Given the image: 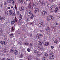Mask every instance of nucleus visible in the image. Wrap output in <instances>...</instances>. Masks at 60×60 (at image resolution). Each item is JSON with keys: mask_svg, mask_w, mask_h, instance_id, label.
<instances>
[{"mask_svg": "<svg viewBox=\"0 0 60 60\" xmlns=\"http://www.w3.org/2000/svg\"><path fill=\"white\" fill-rule=\"evenodd\" d=\"M27 15L28 16H30V19H34V15L32 13V12L30 11H29L27 12Z\"/></svg>", "mask_w": 60, "mask_h": 60, "instance_id": "nucleus-1", "label": "nucleus"}, {"mask_svg": "<svg viewBox=\"0 0 60 60\" xmlns=\"http://www.w3.org/2000/svg\"><path fill=\"white\" fill-rule=\"evenodd\" d=\"M34 52L38 56H41L42 54V53L40 52H38L37 51L35 50H34Z\"/></svg>", "mask_w": 60, "mask_h": 60, "instance_id": "nucleus-2", "label": "nucleus"}, {"mask_svg": "<svg viewBox=\"0 0 60 60\" xmlns=\"http://www.w3.org/2000/svg\"><path fill=\"white\" fill-rule=\"evenodd\" d=\"M54 53L52 52L50 53V54L49 55V58L50 59H54L55 58L54 57Z\"/></svg>", "mask_w": 60, "mask_h": 60, "instance_id": "nucleus-3", "label": "nucleus"}, {"mask_svg": "<svg viewBox=\"0 0 60 60\" xmlns=\"http://www.w3.org/2000/svg\"><path fill=\"white\" fill-rule=\"evenodd\" d=\"M9 13L10 15H11L12 16H14L15 13L13 12L11 10H9Z\"/></svg>", "mask_w": 60, "mask_h": 60, "instance_id": "nucleus-4", "label": "nucleus"}, {"mask_svg": "<svg viewBox=\"0 0 60 60\" xmlns=\"http://www.w3.org/2000/svg\"><path fill=\"white\" fill-rule=\"evenodd\" d=\"M7 2H8L9 3H11L12 2V4L13 5L15 3V1H14V0H12L11 1V0H8Z\"/></svg>", "mask_w": 60, "mask_h": 60, "instance_id": "nucleus-5", "label": "nucleus"}, {"mask_svg": "<svg viewBox=\"0 0 60 60\" xmlns=\"http://www.w3.org/2000/svg\"><path fill=\"white\" fill-rule=\"evenodd\" d=\"M0 20L2 21H4L5 20V17L3 16H1L0 17Z\"/></svg>", "mask_w": 60, "mask_h": 60, "instance_id": "nucleus-6", "label": "nucleus"}, {"mask_svg": "<svg viewBox=\"0 0 60 60\" xmlns=\"http://www.w3.org/2000/svg\"><path fill=\"white\" fill-rule=\"evenodd\" d=\"M38 43L39 45L42 46V45H43V44H44V43L42 41H38Z\"/></svg>", "mask_w": 60, "mask_h": 60, "instance_id": "nucleus-7", "label": "nucleus"}, {"mask_svg": "<svg viewBox=\"0 0 60 60\" xmlns=\"http://www.w3.org/2000/svg\"><path fill=\"white\" fill-rule=\"evenodd\" d=\"M36 48L39 50H41L43 49V47H40L38 46H37L36 47Z\"/></svg>", "mask_w": 60, "mask_h": 60, "instance_id": "nucleus-8", "label": "nucleus"}, {"mask_svg": "<svg viewBox=\"0 0 60 60\" xmlns=\"http://www.w3.org/2000/svg\"><path fill=\"white\" fill-rule=\"evenodd\" d=\"M42 35L41 34H38L36 36V38L37 39H40V36H41Z\"/></svg>", "mask_w": 60, "mask_h": 60, "instance_id": "nucleus-9", "label": "nucleus"}, {"mask_svg": "<svg viewBox=\"0 0 60 60\" xmlns=\"http://www.w3.org/2000/svg\"><path fill=\"white\" fill-rule=\"evenodd\" d=\"M49 19L50 20H53V19L54 18V17L51 15L49 16Z\"/></svg>", "mask_w": 60, "mask_h": 60, "instance_id": "nucleus-10", "label": "nucleus"}, {"mask_svg": "<svg viewBox=\"0 0 60 60\" xmlns=\"http://www.w3.org/2000/svg\"><path fill=\"white\" fill-rule=\"evenodd\" d=\"M49 42H46L44 44V46L45 47H46V46H49Z\"/></svg>", "mask_w": 60, "mask_h": 60, "instance_id": "nucleus-11", "label": "nucleus"}, {"mask_svg": "<svg viewBox=\"0 0 60 60\" xmlns=\"http://www.w3.org/2000/svg\"><path fill=\"white\" fill-rule=\"evenodd\" d=\"M0 43L1 44H2V45H6V42L4 41H1L0 42Z\"/></svg>", "mask_w": 60, "mask_h": 60, "instance_id": "nucleus-12", "label": "nucleus"}, {"mask_svg": "<svg viewBox=\"0 0 60 60\" xmlns=\"http://www.w3.org/2000/svg\"><path fill=\"white\" fill-rule=\"evenodd\" d=\"M46 30L48 32H49L50 31V29H49V27H47L46 28Z\"/></svg>", "mask_w": 60, "mask_h": 60, "instance_id": "nucleus-13", "label": "nucleus"}, {"mask_svg": "<svg viewBox=\"0 0 60 60\" xmlns=\"http://www.w3.org/2000/svg\"><path fill=\"white\" fill-rule=\"evenodd\" d=\"M39 11V9L38 8H36L35 10H34V12H38Z\"/></svg>", "mask_w": 60, "mask_h": 60, "instance_id": "nucleus-14", "label": "nucleus"}, {"mask_svg": "<svg viewBox=\"0 0 60 60\" xmlns=\"http://www.w3.org/2000/svg\"><path fill=\"white\" fill-rule=\"evenodd\" d=\"M20 11H24V7H22L21 8H20Z\"/></svg>", "mask_w": 60, "mask_h": 60, "instance_id": "nucleus-15", "label": "nucleus"}, {"mask_svg": "<svg viewBox=\"0 0 60 60\" xmlns=\"http://www.w3.org/2000/svg\"><path fill=\"white\" fill-rule=\"evenodd\" d=\"M32 60V58L31 57H28V58L27 57L26 59V60Z\"/></svg>", "mask_w": 60, "mask_h": 60, "instance_id": "nucleus-16", "label": "nucleus"}, {"mask_svg": "<svg viewBox=\"0 0 60 60\" xmlns=\"http://www.w3.org/2000/svg\"><path fill=\"white\" fill-rule=\"evenodd\" d=\"M29 46L30 48H32V47H34V45H33L32 43H31L30 44V45Z\"/></svg>", "mask_w": 60, "mask_h": 60, "instance_id": "nucleus-17", "label": "nucleus"}, {"mask_svg": "<svg viewBox=\"0 0 60 60\" xmlns=\"http://www.w3.org/2000/svg\"><path fill=\"white\" fill-rule=\"evenodd\" d=\"M23 54L22 53H21L19 57L20 58H22L23 57Z\"/></svg>", "mask_w": 60, "mask_h": 60, "instance_id": "nucleus-18", "label": "nucleus"}, {"mask_svg": "<svg viewBox=\"0 0 60 60\" xmlns=\"http://www.w3.org/2000/svg\"><path fill=\"white\" fill-rule=\"evenodd\" d=\"M58 42V41L57 40H56L55 41H54V43L55 44H57Z\"/></svg>", "mask_w": 60, "mask_h": 60, "instance_id": "nucleus-19", "label": "nucleus"}, {"mask_svg": "<svg viewBox=\"0 0 60 60\" xmlns=\"http://www.w3.org/2000/svg\"><path fill=\"white\" fill-rule=\"evenodd\" d=\"M10 35V38H12V37H13V33L11 34Z\"/></svg>", "mask_w": 60, "mask_h": 60, "instance_id": "nucleus-20", "label": "nucleus"}, {"mask_svg": "<svg viewBox=\"0 0 60 60\" xmlns=\"http://www.w3.org/2000/svg\"><path fill=\"white\" fill-rule=\"evenodd\" d=\"M58 8L57 7H56L55 8V11L56 12H57V11H58Z\"/></svg>", "mask_w": 60, "mask_h": 60, "instance_id": "nucleus-21", "label": "nucleus"}, {"mask_svg": "<svg viewBox=\"0 0 60 60\" xmlns=\"http://www.w3.org/2000/svg\"><path fill=\"white\" fill-rule=\"evenodd\" d=\"M47 12L46 11H44L42 13L43 15H45L46 14H47Z\"/></svg>", "mask_w": 60, "mask_h": 60, "instance_id": "nucleus-22", "label": "nucleus"}, {"mask_svg": "<svg viewBox=\"0 0 60 60\" xmlns=\"http://www.w3.org/2000/svg\"><path fill=\"white\" fill-rule=\"evenodd\" d=\"M18 51L17 50H15V52H14V54L15 55H18Z\"/></svg>", "mask_w": 60, "mask_h": 60, "instance_id": "nucleus-23", "label": "nucleus"}, {"mask_svg": "<svg viewBox=\"0 0 60 60\" xmlns=\"http://www.w3.org/2000/svg\"><path fill=\"white\" fill-rule=\"evenodd\" d=\"M22 15H20V16L19 17V19L20 20H21V19H22Z\"/></svg>", "mask_w": 60, "mask_h": 60, "instance_id": "nucleus-24", "label": "nucleus"}, {"mask_svg": "<svg viewBox=\"0 0 60 60\" xmlns=\"http://www.w3.org/2000/svg\"><path fill=\"white\" fill-rule=\"evenodd\" d=\"M13 59H14L13 58H12L10 59H9V58H7V60H13Z\"/></svg>", "mask_w": 60, "mask_h": 60, "instance_id": "nucleus-25", "label": "nucleus"}, {"mask_svg": "<svg viewBox=\"0 0 60 60\" xmlns=\"http://www.w3.org/2000/svg\"><path fill=\"white\" fill-rule=\"evenodd\" d=\"M38 26H40V27L42 26V23H39V24Z\"/></svg>", "mask_w": 60, "mask_h": 60, "instance_id": "nucleus-26", "label": "nucleus"}, {"mask_svg": "<svg viewBox=\"0 0 60 60\" xmlns=\"http://www.w3.org/2000/svg\"><path fill=\"white\" fill-rule=\"evenodd\" d=\"M38 5V3H35L34 6H35V7H36Z\"/></svg>", "mask_w": 60, "mask_h": 60, "instance_id": "nucleus-27", "label": "nucleus"}, {"mask_svg": "<svg viewBox=\"0 0 60 60\" xmlns=\"http://www.w3.org/2000/svg\"><path fill=\"white\" fill-rule=\"evenodd\" d=\"M15 9L16 10H17V9H18V6L16 5L15 6Z\"/></svg>", "mask_w": 60, "mask_h": 60, "instance_id": "nucleus-28", "label": "nucleus"}, {"mask_svg": "<svg viewBox=\"0 0 60 60\" xmlns=\"http://www.w3.org/2000/svg\"><path fill=\"white\" fill-rule=\"evenodd\" d=\"M28 36L29 37H31L32 36V35L31 34H29L28 35Z\"/></svg>", "mask_w": 60, "mask_h": 60, "instance_id": "nucleus-29", "label": "nucleus"}, {"mask_svg": "<svg viewBox=\"0 0 60 60\" xmlns=\"http://www.w3.org/2000/svg\"><path fill=\"white\" fill-rule=\"evenodd\" d=\"M14 21H15L16 22H17V21H18V20L17 19L16 17H15V18Z\"/></svg>", "mask_w": 60, "mask_h": 60, "instance_id": "nucleus-30", "label": "nucleus"}, {"mask_svg": "<svg viewBox=\"0 0 60 60\" xmlns=\"http://www.w3.org/2000/svg\"><path fill=\"white\" fill-rule=\"evenodd\" d=\"M14 27H13L12 28V31H14Z\"/></svg>", "mask_w": 60, "mask_h": 60, "instance_id": "nucleus-31", "label": "nucleus"}, {"mask_svg": "<svg viewBox=\"0 0 60 60\" xmlns=\"http://www.w3.org/2000/svg\"><path fill=\"white\" fill-rule=\"evenodd\" d=\"M13 50V49H10V52H12Z\"/></svg>", "mask_w": 60, "mask_h": 60, "instance_id": "nucleus-32", "label": "nucleus"}, {"mask_svg": "<svg viewBox=\"0 0 60 60\" xmlns=\"http://www.w3.org/2000/svg\"><path fill=\"white\" fill-rule=\"evenodd\" d=\"M15 23V22L14 21H12L11 22V24H14Z\"/></svg>", "mask_w": 60, "mask_h": 60, "instance_id": "nucleus-33", "label": "nucleus"}, {"mask_svg": "<svg viewBox=\"0 0 60 60\" xmlns=\"http://www.w3.org/2000/svg\"><path fill=\"white\" fill-rule=\"evenodd\" d=\"M54 7L53 6H52L50 8V9H52Z\"/></svg>", "mask_w": 60, "mask_h": 60, "instance_id": "nucleus-34", "label": "nucleus"}, {"mask_svg": "<svg viewBox=\"0 0 60 60\" xmlns=\"http://www.w3.org/2000/svg\"><path fill=\"white\" fill-rule=\"evenodd\" d=\"M51 27H52V28H53L52 29H54V25H52L51 26Z\"/></svg>", "mask_w": 60, "mask_h": 60, "instance_id": "nucleus-35", "label": "nucleus"}, {"mask_svg": "<svg viewBox=\"0 0 60 60\" xmlns=\"http://www.w3.org/2000/svg\"><path fill=\"white\" fill-rule=\"evenodd\" d=\"M3 4L2 3H0V6H3Z\"/></svg>", "mask_w": 60, "mask_h": 60, "instance_id": "nucleus-36", "label": "nucleus"}, {"mask_svg": "<svg viewBox=\"0 0 60 60\" xmlns=\"http://www.w3.org/2000/svg\"><path fill=\"white\" fill-rule=\"evenodd\" d=\"M40 32H41L42 33H43L44 32V30H39Z\"/></svg>", "mask_w": 60, "mask_h": 60, "instance_id": "nucleus-37", "label": "nucleus"}, {"mask_svg": "<svg viewBox=\"0 0 60 60\" xmlns=\"http://www.w3.org/2000/svg\"><path fill=\"white\" fill-rule=\"evenodd\" d=\"M19 1L20 2H22L24 1V0H19Z\"/></svg>", "mask_w": 60, "mask_h": 60, "instance_id": "nucleus-38", "label": "nucleus"}, {"mask_svg": "<svg viewBox=\"0 0 60 60\" xmlns=\"http://www.w3.org/2000/svg\"><path fill=\"white\" fill-rule=\"evenodd\" d=\"M28 7L29 8H31V4H29V5L28 6Z\"/></svg>", "mask_w": 60, "mask_h": 60, "instance_id": "nucleus-39", "label": "nucleus"}, {"mask_svg": "<svg viewBox=\"0 0 60 60\" xmlns=\"http://www.w3.org/2000/svg\"><path fill=\"white\" fill-rule=\"evenodd\" d=\"M3 34V32H0V36H1Z\"/></svg>", "mask_w": 60, "mask_h": 60, "instance_id": "nucleus-40", "label": "nucleus"}, {"mask_svg": "<svg viewBox=\"0 0 60 60\" xmlns=\"http://www.w3.org/2000/svg\"><path fill=\"white\" fill-rule=\"evenodd\" d=\"M4 5H6L7 4V3H6V1H5L4 2Z\"/></svg>", "mask_w": 60, "mask_h": 60, "instance_id": "nucleus-41", "label": "nucleus"}, {"mask_svg": "<svg viewBox=\"0 0 60 60\" xmlns=\"http://www.w3.org/2000/svg\"><path fill=\"white\" fill-rule=\"evenodd\" d=\"M27 50L28 51V52H30V49L29 48H28L27 49Z\"/></svg>", "mask_w": 60, "mask_h": 60, "instance_id": "nucleus-42", "label": "nucleus"}, {"mask_svg": "<svg viewBox=\"0 0 60 60\" xmlns=\"http://www.w3.org/2000/svg\"><path fill=\"white\" fill-rule=\"evenodd\" d=\"M49 1H50L51 3H52V2H53V1L54 0H48Z\"/></svg>", "mask_w": 60, "mask_h": 60, "instance_id": "nucleus-43", "label": "nucleus"}, {"mask_svg": "<svg viewBox=\"0 0 60 60\" xmlns=\"http://www.w3.org/2000/svg\"><path fill=\"white\" fill-rule=\"evenodd\" d=\"M29 45V43H28L26 42V46H28Z\"/></svg>", "mask_w": 60, "mask_h": 60, "instance_id": "nucleus-44", "label": "nucleus"}, {"mask_svg": "<svg viewBox=\"0 0 60 60\" xmlns=\"http://www.w3.org/2000/svg\"><path fill=\"white\" fill-rule=\"evenodd\" d=\"M45 56H48V54L47 53H46L45 54Z\"/></svg>", "mask_w": 60, "mask_h": 60, "instance_id": "nucleus-45", "label": "nucleus"}, {"mask_svg": "<svg viewBox=\"0 0 60 60\" xmlns=\"http://www.w3.org/2000/svg\"><path fill=\"white\" fill-rule=\"evenodd\" d=\"M18 43L19 44H21V42L20 41H18Z\"/></svg>", "mask_w": 60, "mask_h": 60, "instance_id": "nucleus-46", "label": "nucleus"}, {"mask_svg": "<svg viewBox=\"0 0 60 60\" xmlns=\"http://www.w3.org/2000/svg\"><path fill=\"white\" fill-rule=\"evenodd\" d=\"M55 25H58V22H55Z\"/></svg>", "mask_w": 60, "mask_h": 60, "instance_id": "nucleus-47", "label": "nucleus"}, {"mask_svg": "<svg viewBox=\"0 0 60 60\" xmlns=\"http://www.w3.org/2000/svg\"><path fill=\"white\" fill-rule=\"evenodd\" d=\"M23 44L24 45H26V43H23Z\"/></svg>", "mask_w": 60, "mask_h": 60, "instance_id": "nucleus-48", "label": "nucleus"}, {"mask_svg": "<svg viewBox=\"0 0 60 60\" xmlns=\"http://www.w3.org/2000/svg\"><path fill=\"white\" fill-rule=\"evenodd\" d=\"M43 60H46V59H45V57H44L43 58Z\"/></svg>", "mask_w": 60, "mask_h": 60, "instance_id": "nucleus-49", "label": "nucleus"}, {"mask_svg": "<svg viewBox=\"0 0 60 60\" xmlns=\"http://www.w3.org/2000/svg\"><path fill=\"white\" fill-rule=\"evenodd\" d=\"M7 8H8V9H11V8H10V7H7Z\"/></svg>", "mask_w": 60, "mask_h": 60, "instance_id": "nucleus-50", "label": "nucleus"}, {"mask_svg": "<svg viewBox=\"0 0 60 60\" xmlns=\"http://www.w3.org/2000/svg\"><path fill=\"white\" fill-rule=\"evenodd\" d=\"M50 10H51V12H53V11L52 10V9H50Z\"/></svg>", "mask_w": 60, "mask_h": 60, "instance_id": "nucleus-51", "label": "nucleus"}, {"mask_svg": "<svg viewBox=\"0 0 60 60\" xmlns=\"http://www.w3.org/2000/svg\"><path fill=\"white\" fill-rule=\"evenodd\" d=\"M5 59H6L5 58H4L3 59H2L1 60H5Z\"/></svg>", "mask_w": 60, "mask_h": 60, "instance_id": "nucleus-52", "label": "nucleus"}, {"mask_svg": "<svg viewBox=\"0 0 60 60\" xmlns=\"http://www.w3.org/2000/svg\"><path fill=\"white\" fill-rule=\"evenodd\" d=\"M51 49H54V46H51Z\"/></svg>", "mask_w": 60, "mask_h": 60, "instance_id": "nucleus-53", "label": "nucleus"}, {"mask_svg": "<svg viewBox=\"0 0 60 60\" xmlns=\"http://www.w3.org/2000/svg\"><path fill=\"white\" fill-rule=\"evenodd\" d=\"M27 21H29L30 20L29 18H28V19H27Z\"/></svg>", "mask_w": 60, "mask_h": 60, "instance_id": "nucleus-54", "label": "nucleus"}, {"mask_svg": "<svg viewBox=\"0 0 60 60\" xmlns=\"http://www.w3.org/2000/svg\"><path fill=\"white\" fill-rule=\"evenodd\" d=\"M42 4L43 5H44V6L45 5V4H44V3H42Z\"/></svg>", "mask_w": 60, "mask_h": 60, "instance_id": "nucleus-55", "label": "nucleus"}, {"mask_svg": "<svg viewBox=\"0 0 60 60\" xmlns=\"http://www.w3.org/2000/svg\"><path fill=\"white\" fill-rule=\"evenodd\" d=\"M33 24H34V22H31L30 23V25H33Z\"/></svg>", "mask_w": 60, "mask_h": 60, "instance_id": "nucleus-56", "label": "nucleus"}, {"mask_svg": "<svg viewBox=\"0 0 60 60\" xmlns=\"http://www.w3.org/2000/svg\"><path fill=\"white\" fill-rule=\"evenodd\" d=\"M26 11H28V8H26Z\"/></svg>", "mask_w": 60, "mask_h": 60, "instance_id": "nucleus-57", "label": "nucleus"}, {"mask_svg": "<svg viewBox=\"0 0 60 60\" xmlns=\"http://www.w3.org/2000/svg\"><path fill=\"white\" fill-rule=\"evenodd\" d=\"M11 9H12V8H13V6H12L11 7Z\"/></svg>", "mask_w": 60, "mask_h": 60, "instance_id": "nucleus-58", "label": "nucleus"}, {"mask_svg": "<svg viewBox=\"0 0 60 60\" xmlns=\"http://www.w3.org/2000/svg\"><path fill=\"white\" fill-rule=\"evenodd\" d=\"M17 13H19V11H17Z\"/></svg>", "mask_w": 60, "mask_h": 60, "instance_id": "nucleus-59", "label": "nucleus"}, {"mask_svg": "<svg viewBox=\"0 0 60 60\" xmlns=\"http://www.w3.org/2000/svg\"><path fill=\"white\" fill-rule=\"evenodd\" d=\"M17 14L18 15H19V14H19V13H17Z\"/></svg>", "mask_w": 60, "mask_h": 60, "instance_id": "nucleus-60", "label": "nucleus"}, {"mask_svg": "<svg viewBox=\"0 0 60 60\" xmlns=\"http://www.w3.org/2000/svg\"><path fill=\"white\" fill-rule=\"evenodd\" d=\"M59 40H60V37H59Z\"/></svg>", "mask_w": 60, "mask_h": 60, "instance_id": "nucleus-61", "label": "nucleus"}, {"mask_svg": "<svg viewBox=\"0 0 60 60\" xmlns=\"http://www.w3.org/2000/svg\"><path fill=\"white\" fill-rule=\"evenodd\" d=\"M22 49V50H23V48H22V49Z\"/></svg>", "mask_w": 60, "mask_h": 60, "instance_id": "nucleus-62", "label": "nucleus"}, {"mask_svg": "<svg viewBox=\"0 0 60 60\" xmlns=\"http://www.w3.org/2000/svg\"><path fill=\"white\" fill-rule=\"evenodd\" d=\"M1 48L0 47V51L1 50Z\"/></svg>", "mask_w": 60, "mask_h": 60, "instance_id": "nucleus-63", "label": "nucleus"}, {"mask_svg": "<svg viewBox=\"0 0 60 60\" xmlns=\"http://www.w3.org/2000/svg\"><path fill=\"white\" fill-rule=\"evenodd\" d=\"M59 7L60 8V4L59 5Z\"/></svg>", "mask_w": 60, "mask_h": 60, "instance_id": "nucleus-64", "label": "nucleus"}]
</instances>
